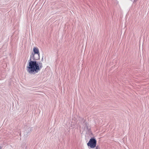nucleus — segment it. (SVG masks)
<instances>
[{"instance_id": "obj_9", "label": "nucleus", "mask_w": 149, "mask_h": 149, "mask_svg": "<svg viewBox=\"0 0 149 149\" xmlns=\"http://www.w3.org/2000/svg\"><path fill=\"white\" fill-rule=\"evenodd\" d=\"M2 147L0 146V149H2Z\"/></svg>"}, {"instance_id": "obj_3", "label": "nucleus", "mask_w": 149, "mask_h": 149, "mask_svg": "<svg viewBox=\"0 0 149 149\" xmlns=\"http://www.w3.org/2000/svg\"><path fill=\"white\" fill-rule=\"evenodd\" d=\"M32 127H29L27 130H26L24 131V136L25 138H26L27 137L28 135L29 134L30 132L32 131Z\"/></svg>"}, {"instance_id": "obj_5", "label": "nucleus", "mask_w": 149, "mask_h": 149, "mask_svg": "<svg viewBox=\"0 0 149 149\" xmlns=\"http://www.w3.org/2000/svg\"><path fill=\"white\" fill-rule=\"evenodd\" d=\"M32 54H40L38 49L37 47H34L33 49V52Z\"/></svg>"}, {"instance_id": "obj_8", "label": "nucleus", "mask_w": 149, "mask_h": 149, "mask_svg": "<svg viewBox=\"0 0 149 149\" xmlns=\"http://www.w3.org/2000/svg\"><path fill=\"white\" fill-rule=\"evenodd\" d=\"M43 60V57H42V58L41 61H42Z\"/></svg>"}, {"instance_id": "obj_10", "label": "nucleus", "mask_w": 149, "mask_h": 149, "mask_svg": "<svg viewBox=\"0 0 149 149\" xmlns=\"http://www.w3.org/2000/svg\"><path fill=\"white\" fill-rule=\"evenodd\" d=\"M20 134V135L21 136V133H20V134Z\"/></svg>"}, {"instance_id": "obj_2", "label": "nucleus", "mask_w": 149, "mask_h": 149, "mask_svg": "<svg viewBox=\"0 0 149 149\" xmlns=\"http://www.w3.org/2000/svg\"><path fill=\"white\" fill-rule=\"evenodd\" d=\"M96 142L97 141L94 138H92L90 139L87 143V145L91 148H94L96 146Z\"/></svg>"}, {"instance_id": "obj_1", "label": "nucleus", "mask_w": 149, "mask_h": 149, "mask_svg": "<svg viewBox=\"0 0 149 149\" xmlns=\"http://www.w3.org/2000/svg\"><path fill=\"white\" fill-rule=\"evenodd\" d=\"M40 54H31L27 66V70L29 73L35 74L38 73L42 68V64L37 60L40 59Z\"/></svg>"}, {"instance_id": "obj_7", "label": "nucleus", "mask_w": 149, "mask_h": 149, "mask_svg": "<svg viewBox=\"0 0 149 149\" xmlns=\"http://www.w3.org/2000/svg\"><path fill=\"white\" fill-rule=\"evenodd\" d=\"M82 120H83V123H84L85 121V120H84L83 118V119H82Z\"/></svg>"}, {"instance_id": "obj_6", "label": "nucleus", "mask_w": 149, "mask_h": 149, "mask_svg": "<svg viewBox=\"0 0 149 149\" xmlns=\"http://www.w3.org/2000/svg\"><path fill=\"white\" fill-rule=\"evenodd\" d=\"M138 0H131L132 1L133 3H134L135 2H136Z\"/></svg>"}, {"instance_id": "obj_4", "label": "nucleus", "mask_w": 149, "mask_h": 149, "mask_svg": "<svg viewBox=\"0 0 149 149\" xmlns=\"http://www.w3.org/2000/svg\"><path fill=\"white\" fill-rule=\"evenodd\" d=\"M84 126L85 130H86L89 133H90L91 132V128L88 127V123H85L84 125Z\"/></svg>"}]
</instances>
